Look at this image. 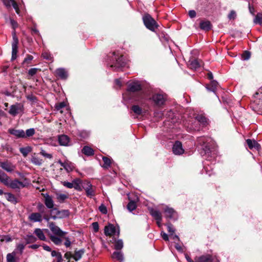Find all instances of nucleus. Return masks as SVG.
I'll return each instance as SVG.
<instances>
[{"instance_id": "nucleus-1", "label": "nucleus", "mask_w": 262, "mask_h": 262, "mask_svg": "<svg viewBox=\"0 0 262 262\" xmlns=\"http://www.w3.org/2000/svg\"><path fill=\"white\" fill-rule=\"evenodd\" d=\"M143 21L145 27L151 31H155L158 27L156 20L148 13L143 15Z\"/></svg>"}, {"instance_id": "nucleus-2", "label": "nucleus", "mask_w": 262, "mask_h": 262, "mask_svg": "<svg viewBox=\"0 0 262 262\" xmlns=\"http://www.w3.org/2000/svg\"><path fill=\"white\" fill-rule=\"evenodd\" d=\"M50 213L51 217L54 220L57 218L63 219L68 217L70 214L69 211L68 210H58L56 208H53L50 210Z\"/></svg>"}, {"instance_id": "nucleus-3", "label": "nucleus", "mask_w": 262, "mask_h": 262, "mask_svg": "<svg viewBox=\"0 0 262 262\" xmlns=\"http://www.w3.org/2000/svg\"><path fill=\"white\" fill-rule=\"evenodd\" d=\"M24 106L23 103H16L10 106L9 113L13 116L19 114H23Z\"/></svg>"}, {"instance_id": "nucleus-4", "label": "nucleus", "mask_w": 262, "mask_h": 262, "mask_svg": "<svg viewBox=\"0 0 262 262\" xmlns=\"http://www.w3.org/2000/svg\"><path fill=\"white\" fill-rule=\"evenodd\" d=\"M18 39L17 37L15 32L13 33V41L12 43V60H14L16 58L18 49Z\"/></svg>"}, {"instance_id": "nucleus-5", "label": "nucleus", "mask_w": 262, "mask_h": 262, "mask_svg": "<svg viewBox=\"0 0 262 262\" xmlns=\"http://www.w3.org/2000/svg\"><path fill=\"white\" fill-rule=\"evenodd\" d=\"M48 226L52 233L57 236L63 237L66 233V232L62 231L53 222L49 223Z\"/></svg>"}, {"instance_id": "nucleus-6", "label": "nucleus", "mask_w": 262, "mask_h": 262, "mask_svg": "<svg viewBox=\"0 0 262 262\" xmlns=\"http://www.w3.org/2000/svg\"><path fill=\"white\" fill-rule=\"evenodd\" d=\"M6 186L14 189H19L20 188L25 187L23 182L19 181L17 179H14V180L10 179L8 184Z\"/></svg>"}, {"instance_id": "nucleus-7", "label": "nucleus", "mask_w": 262, "mask_h": 262, "mask_svg": "<svg viewBox=\"0 0 262 262\" xmlns=\"http://www.w3.org/2000/svg\"><path fill=\"white\" fill-rule=\"evenodd\" d=\"M166 99V95L163 94H156L152 96L153 101L157 105L159 106L163 105L165 103Z\"/></svg>"}, {"instance_id": "nucleus-8", "label": "nucleus", "mask_w": 262, "mask_h": 262, "mask_svg": "<svg viewBox=\"0 0 262 262\" xmlns=\"http://www.w3.org/2000/svg\"><path fill=\"white\" fill-rule=\"evenodd\" d=\"M164 214L166 217L176 220L178 217L177 212L172 208L166 207L164 209Z\"/></svg>"}, {"instance_id": "nucleus-9", "label": "nucleus", "mask_w": 262, "mask_h": 262, "mask_svg": "<svg viewBox=\"0 0 262 262\" xmlns=\"http://www.w3.org/2000/svg\"><path fill=\"white\" fill-rule=\"evenodd\" d=\"M8 132L9 134L14 136L16 138H25V132L23 129L9 128Z\"/></svg>"}, {"instance_id": "nucleus-10", "label": "nucleus", "mask_w": 262, "mask_h": 262, "mask_svg": "<svg viewBox=\"0 0 262 262\" xmlns=\"http://www.w3.org/2000/svg\"><path fill=\"white\" fill-rule=\"evenodd\" d=\"M0 167L9 172L14 171L15 168V166L8 161L0 162Z\"/></svg>"}, {"instance_id": "nucleus-11", "label": "nucleus", "mask_w": 262, "mask_h": 262, "mask_svg": "<svg viewBox=\"0 0 262 262\" xmlns=\"http://www.w3.org/2000/svg\"><path fill=\"white\" fill-rule=\"evenodd\" d=\"M173 152L175 155H180L184 153V150L182 148V144L180 141H176L172 147Z\"/></svg>"}, {"instance_id": "nucleus-12", "label": "nucleus", "mask_w": 262, "mask_h": 262, "mask_svg": "<svg viewBox=\"0 0 262 262\" xmlns=\"http://www.w3.org/2000/svg\"><path fill=\"white\" fill-rule=\"evenodd\" d=\"M58 141L59 144L61 146H68L70 145V139L67 135H61L58 136Z\"/></svg>"}, {"instance_id": "nucleus-13", "label": "nucleus", "mask_w": 262, "mask_h": 262, "mask_svg": "<svg viewBox=\"0 0 262 262\" xmlns=\"http://www.w3.org/2000/svg\"><path fill=\"white\" fill-rule=\"evenodd\" d=\"M45 197V204L47 208L53 209L54 208V202L51 196L48 194L42 193Z\"/></svg>"}, {"instance_id": "nucleus-14", "label": "nucleus", "mask_w": 262, "mask_h": 262, "mask_svg": "<svg viewBox=\"0 0 262 262\" xmlns=\"http://www.w3.org/2000/svg\"><path fill=\"white\" fill-rule=\"evenodd\" d=\"M4 4L7 8H10L11 6H12L15 9L16 12L18 14L19 13V8L14 0H3Z\"/></svg>"}, {"instance_id": "nucleus-15", "label": "nucleus", "mask_w": 262, "mask_h": 262, "mask_svg": "<svg viewBox=\"0 0 262 262\" xmlns=\"http://www.w3.org/2000/svg\"><path fill=\"white\" fill-rule=\"evenodd\" d=\"M55 75L62 79H66L68 76V72L65 69L59 68L55 71Z\"/></svg>"}, {"instance_id": "nucleus-16", "label": "nucleus", "mask_w": 262, "mask_h": 262, "mask_svg": "<svg viewBox=\"0 0 262 262\" xmlns=\"http://www.w3.org/2000/svg\"><path fill=\"white\" fill-rule=\"evenodd\" d=\"M141 90V85L139 82H133L128 85V90L131 92H138Z\"/></svg>"}, {"instance_id": "nucleus-17", "label": "nucleus", "mask_w": 262, "mask_h": 262, "mask_svg": "<svg viewBox=\"0 0 262 262\" xmlns=\"http://www.w3.org/2000/svg\"><path fill=\"white\" fill-rule=\"evenodd\" d=\"M29 219L30 221L33 222H40L42 221V215L41 213L39 212L32 213L29 216Z\"/></svg>"}, {"instance_id": "nucleus-18", "label": "nucleus", "mask_w": 262, "mask_h": 262, "mask_svg": "<svg viewBox=\"0 0 262 262\" xmlns=\"http://www.w3.org/2000/svg\"><path fill=\"white\" fill-rule=\"evenodd\" d=\"M212 256L209 254L203 255L195 258V262H212Z\"/></svg>"}, {"instance_id": "nucleus-19", "label": "nucleus", "mask_w": 262, "mask_h": 262, "mask_svg": "<svg viewBox=\"0 0 262 262\" xmlns=\"http://www.w3.org/2000/svg\"><path fill=\"white\" fill-rule=\"evenodd\" d=\"M116 228L114 225L110 224L104 228V233L106 236H112L115 234Z\"/></svg>"}, {"instance_id": "nucleus-20", "label": "nucleus", "mask_w": 262, "mask_h": 262, "mask_svg": "<svg viewBox=\"0 0 262 262\" xmlns=\"http://www.w3.org/2000/svg\"><path fill=\"white\" fill-rule=\"evenodd\" d=\"M149 211L150 214L156 220H162V214L159 210L150 208H149Z\"/></svg>"}, {"instance_id": "nucleus-21", "label": "nucleus", "mask_w": 262, "mask_h": 262, "mask_svg": "<svg viewBox=\"0 0 262 262\" xmlns=\"http://www.w3.org/2000/svg\"><path fill=\"white\" fill-rule=\"evenodd\" d=\"M200 27L202 30L208 31L211 29L212 25L209 20L201 21Z\"/></svg>"}, {"instance_id": "nucleus-22", "label": "nucleus", "mask_w": 262, "mask_h": 262, "mask_svg": "<svg viewBox=\"0 0 262 262\" xmlns=\"http://www.w3.org/2000/svg\"><path fill=\"white\" fill-rule=\"evenodd\" d=\"M202 61L199 59H194L189 61V67L190 69L196 70L201 67Z\"/></svg>"}, {"instance_id": "nucleus-23", "label": "nucleus", "mask_w": 262, "mask_h": 262, "mask_svg": "<svg viewBox=\"0 0 262 262\" xmlns=\"http://www.w3.org/2000/svg\"><path fill=\"white\" fill-rule=\"evenodd\" d=\"M83 188L88 196H92L94 195V190L92 188V185L89 182H87L86 186H84Z\"/></svg>"}, {"instance_id": "nucleus-24", "label": "nucleus", "mask_w": 262, "mask_h": 262, "mask_svg": "<svg viewBox=\"0 0 262 262\" xmlns=\"http://www.w3.org/2000/svg\"><path fill=\"white\" fill-rule=\"evenodd\" d=\"M58 162L60 165L63 167L68 172L71 171L73 169V166L72 165V163L69 161L62 162L61 161H59Z\"/></svg>"}, {"instance_id": "nucleus-25", "label": "nucleus", "mask_w": 262, "mask_h": 262, "mask_svg": "<svg viewBox=\"0 0 262 262\" xmlns=\"http://www.w3.org/2000/svg\"><path fill=\"white\" fill-rule=\"evenodd\" d=\"M82 152L88 156H91L94 155V150L88 146H85L82 149Z\"/></svg>"}, {"instance_id": "nucleus-26", "label": "nucleus", "mask_w": 262, "mask_h": 262, "mask_svg": "<svg viewBox=\"0 0 262 262\" xmlns=\"http://www.w3.org/2000/svg\"><path fill=\"white\" fill-rule=\"evenodd\" d=\"M10 178L4 172L0 170V181L5 185L8 184Z\"/></svg>"}, {"instance_id": "nucleus-27", "label": "nucleus", "mask_w": 262, "mask_h": 262, "mask_svg": "<svg viewBox=\"0 0 262 262\" xmlns=\"http://www.w3.org/2000/svg\"><path fill=\"white\" fill-rule=\"evenodd\" d=\"M32 148L31 146L21 147L19 148V151L24 157H26L32 151Z\"/></svg>"}, {"instance_id": "nucleus-28", "label": "nucleus", "mask_w": 262, "mask_h": 262, "mask_svg": "<svg viewBox=\"0 0 262 262\" xmlns=\"http://www.w3.org/2000/svg\"><path fill=\"white\" fill-rule=\"evenodd\" d=\"M34 233L36 235L38 238L41 241H46V236L42 230L39 228H37L34 231Z\"/></svg>"}, {"instance_id": "nucleus-29", "label": "nucleus", "mask_w": 262, "mask_h": 262, "mask_svg": "<svg viewBox=\"0 0 262 262\" xmlns=\"http://www.w3.org/2000/svg\"><path fill=\"white\" fill-rule=\"evenodd\" d=\"M84 253V250L83 249L79 250H75L74 254H73V258L76 260L77 261L79 260L82 255Z\"/></svg>"}, {"instance_id": "nucleus-30", "label": "nucleus", "mask_w": 262, "mask_h": 262, "mask_svg": "<svg viewBox=\"0 0 262 262\" xmlns=\"http://www.w3.org/2000/svg\"><path fill=\"white\" fill-rule=\"evenodd\" d=\"M31 162L35 165L40 166L43 163V160L40 158L33 156L31 158Z\"/></svg>"}, {"instance_id": "nucleus-31", "label": "nucleus", "mask_w": 262, "mask_h": 262, "mask_svg": "<svg viewBox=\"0 0 262 262\" xmlns=\"http://www.w3.org/2000/svg\"><path fill=\"white\" fill-rule=\"evenodd\" d=\"M218 86V83L217 81L215 80H212L210 82V84L207 86V89L210 91L213 92H215L216 91L217 87Z\"/></svg>"}, {"instance_id": "nucleus-32", "label": "nucleus", "mask_w": 262, "mask_h": 262, "mask_svg": "<svg viewBox=\"0 0 262 262\" xmlns=\"http://www.w3.org/2000/svg\"><path fill=\"white\" fill-rule=\"evenodd\" d=\"M102 160L103 161V165L102 167L105 169H108L111 167L112 164V160L107 157H103L102 158Z\"/></svg>"}, {"instance_id": "nucleus-33", "label": "nucleus", "mask_w": 262, "mask_h": 262, "mask_svg": "<svg viewBox=\"0 0 262 262\" xmlns=\"http://www.w3.org/2000/svg\"><path fill=\"white\" fill-rule=\"evenodd\" d=\"M246 142L248 145L249 148L252 149L253 147L258 148L259 144L257 143L255 140H252L251 139H247Z\"/></svg>"}, {"instance_id": "nucleus-34", "label": "nucleus", "mask_w": 262, "mask_h": 262, "mask_svg": "<svg viewBox=\"0 0 262 262\" xmlns=\"http://www.w3.org/2000/svg\"><path fill=\"white\" fill-rule=\"evenodd\" d=\"M112 257L119 261H122L123 259V255L120 251L114 252L112 255Z\"/></svg>"}, {"instance_id": "nucleus-35", "label": "nucleus", "mask_w": 262, "mask_h": 262, "mask_svg": "<svg viewBox=\"0 0 262 262\" xmlns=\"http://www.w3.org/2000/svg\"><path fill=\"white\" fill-rule=\"evenodd\" d=\"M125 62L124 61L123 56H120L117 59H116V62L115 64L114 67L120 68L125 66Z\"/></svg>"}, {"instance_id": "nucleus-36", "label": "nucleus", "mask_w": 262, "mask_h": 262, "mask_svg": "<svg viewBox=\"0 0 262 262\" xmlns=\"http://www.w3.org/2000/svg\"><path fill=\"white\" fill-rule=\"evenodd\" d=\"M16 254V252L15 251H13L11 253H8L6 256L7 262H16L15 259Z\"/></svg>"}, {"instance_id": "nucleus-37", "label": "nucleus", "mask_w": 262, "mask_h": 262, "mask_svg": "<svg viewBox=\"0 0 262 262\" xmlns=\"http://www.w3.org/2000/svg\"><path fill=\"white\" fill-rule=\"evenodd\" d=\"M6 195V199L9 202H11L13 203H16L17 202L15 196L10 193H4Z\"/></svg>"}, {"instance_id": "nucleus-38", "label": "nucleus", "mask_w": 262, "mask_h": 262, "mask_svg": "<svg viewBox=\"0 0 262 262\" xmlns=\"http://www.w3.org/2000/svg\"><path fill=\"white\" fill-rule=\"evenodd\" d=\"M137 208L136 203L134 201H130L127 205V208L129 211L135 210Z\"/></svg>"}, {"instance_id": "nucleus-39", "label": "nucleus", "mask_w": 262, "mask_h": 262, "mask_svg": "<svg viewBox=\"0 0 262 262\" xmlns=\"http://www.w3.org/2000/svg\"><path fill=\"white\" fill-rule=\"evenodd\" d=\"M59 236H55L54 235H51L50 236V239L53 242L55 245H59L61 243V239L60 238Z\"/></svg>"}, {"instance_id": "nucleus-40", "label": "nucleus", "mask_w": 262, "mask_h": 262, "mask_svg": "<svg viewBox=\"0 0 262 262\" xmlns=\"http://www.w3.org/2000/svg\"><path fill=\"white\" fill-rule=\"evenodd\" d=\"M123 246V243L122 240H117L114 243V248L116 250H121Z\"/></svg>"}, {"instance_id": "nucleus-41", "label": "nucleus", "mask_w": 262, "mask_h": 262, "mask_svg": "<svg viewBox=\"0 0 262 262\" xmlns=\"http://www.w3.org/2000/svg\"><path fill=\"white\" fill-rule=\"evenodd\" d=\"M254 23L256 24H262V13H258L255 16V17L253 20Z\"/></svg>"}, {"instance_id": "nucleus-42", "label": "nucleus", "mask_w": 262, "mask_h": 262, "mask_svg": "<svg viewBox=\"0 0 262 262\" xmlns=\"http://www.w3.org/2000/svg\"><path fill=\"white\" fill-rule=\"evenodd\" d=\"M35 134V129L34 128H30L25 132V138L33 136Z\"/></svg>"}, {"instance_id": "nucleus-43", "label": "nucleus", "mask_w": 262, "mask_h": 262, "mask_svg": "<svg viewBox=\"0 0 262 262\" xmlns=\"http://www.w3.org/2000/svg\"><path fill=\"white\" fill-rule=\"evenodd\" d=\"M132 110L136 114L140 115L142 113V108L139 107L138 105H133L132 107Z\"/></svg>"}, {"instance_id": "nucleus-44", "label": "nucleus", "mask_w": 262, "mask_h": 262, "mask_svg": "<svg viewBox=\"0 0 262 262\" xmlns=\"http://www.w3.org/2000/svg\"><path fill=\"white\" fill-rule=\"evenodd\" d=\"M41 69L38 68H31L28 71V75L30 76H33L38 72H40Z\"/></svg>"}, {"instance_id": "nucleus-45", "label": "nucleus", "mask_w": 262, "mask_h": 262, "mask_svg": "<svg viewBox=\"0 0 262 262\" xmlns=\"http://www.w3.org/2000/svg\"><path fill=\"white\" fill-rule=\"evenodd\" d=\"M42 56L43 58L48 60L51 62H52L53 61V58L50 53L45 52L42 54Z\"/></svg>"}, {"instance_id": "nucleus-46", "label": "nucleus", "mask_w": 262, "mask_h": 262, "mask_svg": "<svg viewBox=\"0 0 262 262\" xmlns=\"http://www.w3.org/2000/svg\"><path fill=\"white\" fill-rule=\"evenodd\" d=\"M80 180L79 179L73 181V187L75 189L78 190H81V186L80 185Z\"/></svg>"}, {"instance_id": "nucleus-47", "label": "nucleus", "mask_w": 262, "mask_h": 262, "mask_svg": "<svg viewBox=\"0 0 262 262\" xmlns=\"http://www.w3.org/2000/svg\"><path fill=\"white\" fill-rule=\"evenodd\" d=\"M40 154L45 158L51 159L53 158L52 155L47 153L44 149H41Z\"/></svg>"}, {"instance_id": "nucleus-48", "label": "nucleus", "mask_w": 262, "mask_h": 262, "mask_svg": "<svg viewBox=\"0 0 262 262\" xmlns=\"http://www.w3.org/2000/svg\"><path fill=\"white\" fill-rule=\"evenodd\" d=\"M197 120L204 125H206L207 123V119L202 116H198L197 117Z\"/></svg>"}, {"instance_id": "nucleus-49", "label": "nucleus", "mask_w": 262, "mask_h": 262, "mask_svg": "<svg viewBox=\"0 0 262 262\" xmlns=\"http://www.w3.org/2000/svg\"><path fill=\"white\" fill-rule=\"evenodd\" d=\"M33 59V57L32 55H27V57L24 59L23 61V64H29Z\"/></svg>"}, {"instance_id": "nucleus-50", "label": "nucleus", "mask_w": 262, "mask_h": 262, "mask_svg": "<svg viewBox=\"0 0 262 262\" xmlns=\"http://www.w3.org/2000/svg\"><path fill=\"white\" fill-rule=\"evenodd\" d=\"M26 240H27V243L29 244V243H32L35 242L36 240V238L34 236L31 235H28L27 236V237L26 238Z\"/></svg>"}, {"instance_id": "nucleus-51", "label": "nucleus", "mask_w": 262, "mask_h": 262, "mask_svg": "<svg viewBox=\"0 0 262 262\" xmlns=\"http://www.w3.org/2000/svg\"><path fill=\"white\" fill-rule=\"evenodd\" d=\"M37 208L40 213H45L46 208L42 204H41V203L38 204V205L37 206Z\"/></svg>"}, {"instance_id": "nucleus-52", "label": "nucleus", "mask_w": 262, "mask_h": 262, "mask_svg": "<svg viewBox=\"0 0 262 262\" xmlns=\"http://www.w3.org/2000/svg\"><path fill=\"white\" fill-rule=\"evenodd\" d=\"M68 198L67 195L64 194H57V199L59 201H63Z\"/></svg>"}, {"instance_id": "nucleus-53", "label": "nucleus", "mask_w": 262, "mask_h": 262, "mask_svg": "<svg viewBox=\"0 0 262 262\" xmlns=\"http://www.w3.org/2000/svg\"><path fill=\"white\" fill-rule=\"evenodd\" d=\"M99 209L100 210V211L103 213V214H106L107 212V209H106V207H105V205H104L103 204H101L99 207Z\"/></svg>"}, {"instance_id": "nucleus-54", "label": "nucleus", "mask_w": 262, "mask_h": 262, "mask_svg": "<svg viewBox=\"0 0 262 262\" xmlns=\"http://www.w3.org/2000/svg\"><path fill=\"white\" fill-rule=\"evenodd\" d=\"M236 16V12L234 10H232L230 11V13L228 14V17L229 19H234Z\"/></svg>"}, {"instance_id": "nucleus-55", "label": "nucleus", "mask_w": 262, "mask_h": 262, "mask_svg": "<svg viewBox=\"0 0 262 262\" xmlns=\"http://www.w3.org/2000/svg\"><path fill=\"white\" fill-rule=\"evenodd\" d=\"M167 228L168 232L171 233V234H173L174 233L175 230L171 223L167 224Z\"/></svg>"}, {"instance_id": "nucleus-56", "label": "nucleus", "mask_w": 262, "mask_h": 262, "mask_svg": "<svg viewBox=\"0 0 262 262\" xmlns=\"http://www.w3.org/2000/svg\"><path fill=\"white\" fill-rule=\"evenodd\" d=\"M11 241H12V239H11V237H10L9 235L4 236L1 239V242H3L4 241H5L6 242H11Z\"/></svg>"}, {"instance_id": "nucleus-57", "label": "nucleus", "mask_w": 262, "mask_h": 262, "mask_svg": "<svg viewBox=\"0 0 262 262\" xmlns=\"http://www.w3.org/2000/svg\"><path fill=\"white\" fill-rule=\"evenodd\" d=\"M250 57V54L248 51H245L242 55V58L244 60H247Z\"/></svg>"}, {"instance_id": "nucleus-58", "label": "nucleus", "mask_w": 262, "mask_h": 262, "mask_svg": "<svg viewBox=\"0 0 262 262\" xmlns=\"http://www.w3.org/2000/svg\"><path fill=\"white\" fill-rule=\"evenodd\" d=\"M92 227L93 228L94 231L95 232H97L99 230V225L97 222H94L92 223Z\"/></svg>"}, {"instance_id": "nucleus-59", "label": "nucleus", "mask_w": 262, "mask_h": 262, "mask_svg": "<svg viewBox=\"0 0 262 262\" xmlns=\"http://www.w3.org/2000/svg\"><path fill=\"white\" fill-rule=\"evenodd\" d=\"M63 185L69 188H72L73 187V182L72 183L68 182H62Z\"/></svg>"}, {"instance_id": "nucleus-60", "label": "nucleus", "mask_w": 262, "mask_h": 262, "mask_svg": "<svg viewBox=\"0 0 262 262\" xmlns=\"http://www.w3.org/2000/svg\"><path fill=\"white\" fill-rule=\"evenodd\" d=\"M25 246L22 244H20L17 245L16 247V250L19 251L20 253L21 254Z\"/></svg>"}, {"instance_id": "nucleus-61", "label": "nucleus", "mask_w": 262, "mask_h": 262, "mask_svg": "<svg viewBox=\"0 0 262 262\" xmlns=\"http://www.w3.org/2000/svg\"><path fill=\"white\" fill-rule=\"evenodd\" d=\"M65 106H66V104H65L64 102H60L56 105V108L57 110H59L60 109L64 107Z\"/></svg>"}, {"instance_id": "nucleus-62", "label": "nucleus", "mask_w": 262, "mask_h": 262, "mask_svg": "<svg viewBox=\"0 0 262 262\" xmlns=\"http://www.w3.org/2000/svg\"><path fill=\"white\" fill-rule=\"evenodd\" d=\"M189 16L191 18H194L196 16V12L194 10H190L188 12Z\"/></svg>"}, {"instance_id": "nucleus-63", "label": "nucleus", "mask_w": 262, "mask_h": 262, "mask_svg": "<svg viewBox=\"0 0 262 262\" xmlns=\"http://www.w3.org/2000/svg\"><path fill=\"white\" fill-rule=\"evenodd\" d=\"M73 254L70 252H66L64 254V257L67 259H69L70 258H73Z\"/></svg>"}, {"instance_id": "nucleus-64", "label": "nucleus", "mask_w": 262, "mask_h": 262, "mask_svg": "<svg viewBox=\"0 0 262 262\" xmlns=\"http://www.w3.org/2000/svg\"><path fill=\"white\" fill-rule=\"evenodd\" d=\"M57 261V262H62V257L60 253H58V255L56 256Z\"/></svg>"}]
</instances>
